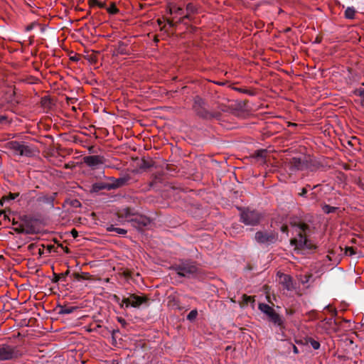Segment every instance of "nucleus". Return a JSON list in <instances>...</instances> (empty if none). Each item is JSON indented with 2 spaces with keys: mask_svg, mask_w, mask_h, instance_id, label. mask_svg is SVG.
<instances>
[{
  "mask_svg": "<svg viewBox=\"0 0 364 364\" xmlns=\"http://www.w3.org/2000/svg\"><path fill=\"white\" fill-rule=\"evenodd\" d=\"M173 269L181 277L191 278L196 277L200 272L197 263L190 259H184L176 264Z\"/></svg>",
  "mask_w": 364,
  "mask_h": 364,
  "instance_id": "obj_1",
  "label": "nucleus"
},
{
  "mask_svg": "<svg viewBox=\"0 0 364 364\" xmlns=\"http://www.w3.org/2000/svg\"><path fill=\"white\" fill-rule=\"evenodd\" d=\"M193 109L198 117L204 119L218 118L220 116L219 113L208 111L206 108V102L199 96L194 97Z\"/></svg>",
  "mask_w": 364,
  "mask_h": 364,
  "instance_id": "obj_2",
  "label": "nucleus"
},
{
  "mask_svg": "<svg viewBox=\"0 0 364 364\" xmlns=\"http://www.w3.org/2000/svg\"><path fill=\"white\" fill-rule=\"evenodd\" d=\"M149 299L146 295H137L136 294H129L128 297H124L122 299L121 309L133 307L139 309L142 305L149 306Z\"/></svg>",
  "mask_w": 364,
  "mask_h": 364,
  "instance_id": "obj_3",
  "label": "nucleus"
},
{
  "mask_svg": "<svg viewBox=\"0 0 364 364\" xmlns=\"http://www.w3.org/2000/svg\"><path fill=\"white\" fill-rule=\"evenodd\" d=\"M258 308L267 316L269 322L272 323L274 326H279L281 329L284 328V320L272 307L267 304L260 303Z\"/></svg>",
  "mask_w": 364,
  "mask_h": 364,
  "instance_id": "obj_4",
  "label": "nucleus"
},
{
  "mask_svg": "<svg viewBox=\"0 0 364 364\" xmlns=\"http://www.w3.org/2000/svg\"><path fill=\"white\" fill-rule=\"evenodd\" d=\"M262 219L259 212L250 208L244 209L240 213V221L246 225H257Z\"/></svg>",
  "mask_w": 364,
  "mask_h": 364,
  "instance_id": "obj_5",
  "label": "nucleus"
},
{
  "mask_svg": "<svg viewBox=\"0 0 364 364\" xmlns=\"http://www.w3.org/2000/svg\"><path fill=\"white\" fill-rule=\"evenodd\" d=\"M21 355L16 347L6 344L0 345V361L14 360L19 358Z\"/></svg>",
  "mask_w": 364,
  "mask_h": 364,
  "instance_id": "obj_6",
  "label": "nucleus"
},
{
  "mask_svg": "<svg viewBox=\"0 0 364 364\" xmlns=\"http://www.w3.org/2000/svg\"><path fill=\"white\" fill-rule=\"evenodd\" d=\"M127 222L130 223L132 226L138 230L148 228L151 223L149 218L144 215L136 214V213L132 218L127 219Z\"/></svg>",
  "mask_w": 364,
  "mask_h": 364,
  "instance_id": "obj_7",
  "label": "nucleus"
},
{
  "mask_svg": "<svg viewBox=\"0 0 364 364\" xmlns=\"http://www.w3.org/2000/svg\"><path fill=\"white\" fill-rule=\"evenodd\" d=\"M198 9L196 5L193 4V3H188L186 5V14L185 15H183L182 17H180L175 22L173 21V19L171 20L169 18H166V21H167L168 24L169 25V27L173 28V27L176 26V25L178 23H185L186 19L191 21L192 15L198 13Z\"/></svg>",
  "mask_w": 364,
  "mask_h": 364,
  "instance_id": "obj_8",
  "label": "nucleus"
},
{
  "mask_svg": "<svg viewBox=\"0 0 364 364\" xmlns=\"http://www.w3.org/2000/svg\"><path fill=\"white\" fill-rule=\"evenodd\" d=\"M255 240L260 245H269L277 241V234L272 231H257L255 233Z\"/></svg>",
  "mask_w": 364,
  "mask_h": 364,
  "instance_id": "obj_9",
  "label": "nucleus"
},
{
  "mask_svg": "<svg viewBox=\"0 0 364 364\" xmlns=\"http://www.w3.org/2000/svg\"><path fill=\"white\" fill-rule=\"evenodd\" d=\"M291 245L296 246L297 249L313 250L316 249V246L309 240L301 232L298 233V237L294 238L291 240Z\"/></svg>",
  "mask_w": 364,
  "mask_h": 364,
  "instance_id": "obj_10",
  "label": "nucleus"
},
{
  "mask_svg": "<svg viewBox=\"0 0 364 364\" xmlns=\"http://www.w3.org/2000/svg\"><path fill=\"white\" fill-rule=\"evenodd\" d=\"M83 162L92 169L99 168L105 164L106 159L101 155H90L83 157Z\"/></svg>",
  "mask_w": 364,
  "mask_h": 364,
  "instance_id": "obj_11",
  "label": "nucleus"
},
{
  "mask_svg": "<svg viewBox=\"0 0 364 364\" xmlns=\"http://www.w3.org/2000/svg\"><path fill=\"white\" fill-rule=\"evenodd\" d=\"M108 179L112 181V183H109L111 189L114 190L128 185L132 179V176L129 173H124L118 178L109 177Z\"/></svg>",
  "mask_w": 364,
  "mask_h": 364,
  "instance_id": "obj_12",
  "label": "nucleus"
},
{
  "mask_svg": "<svg viewBox=\"0 0 364 364\" xmlns=\"http://www.w3.org/2000/svg\"><path fill=\"white\" fill-rule=\"evenodd\" d=\"M290 170L295 171L298 170H303L306 167V164L300 158L294 157L289 162Z\"/></svg>",
  "mask_w": 364,
  "mask_h": 364,
  "instance_id": "obj_13",
  "label": "nucleus"
},
{
  "mask_svg": "<svg viewBox=\"0 0 364 364\" xmlns=\"http://www.w3.org/2000/svg\"><path fill=\"white\" fill-rule=\"evenodd\" d=\"M115 52L117 55H129L131 53L128 48V44L123 41L118 42L115 48Z\"/></svg>",
  "mask_w": 364,
  "mask_h": 364,
  "instance_id": "obj_14",
  "label": "nucleus"
},
{
  "mask_svg": "<svg viewBox=\"0 0 364 364\" xmlns=\"http://www.w3.org/2000/svg\"><path fill=\"white\" fill-rule=\"evenodd\" d=\"M34 153L35 149L33 146H30L21 141V156L31 157L34 155Z\"/></svg>",
  "mask_w": 364,
  "mask_h": 364,
  "instance_id": "obj_15",
  "label": "nucleus"
},
{
  "mask_svg": "<svg viewBox=\"0 0 364 364\" xmlns=\"http://www.w3.org/2000/svg\"><path fill=\"white\" fill-rule=\"evenodd\" d=\"M135 211L133 208H125L119 210L117 212V215L119 218H124L127 221V219L132 218L134 215Z\"/></svg>",
  "mask_w": 364,
  "mask_h": 364,
  "instance_id": "obj_16",
  "label": "nucleus"
},
{
  "mask_svg": "<svg viewBox=\"0 0 364 364\" xmlns=\"http://www.w3.org/2000/svg\"><path fill=\"white\" fill-rule=\"evenodd\" d=\"M57 196V193H53L52 196H43L38 198L37 200L48 204L51 208H54V200Z\"/></svg>",
  "mask_w": 364,
  "mask_h": 364,
  "instance_id": "obj_17",
  "label": "nucleus"
},
{
  "mask_svg": "<svg viewBox=\"0 0 364 364\" xmlns=\"http://www.w3.org/2000/svg\"><path fill=\"white\" fill-rule=\"evenodd\" d=\"M102 190L111 191V186L109 183L99 182L93 183L92 186V192H98Z\"/></svg>",
  "mask_w": 364,
  "mask_h": 364,
  "instance_id": "obj_18",
  "label": "nucleus"
},
{
  "mask_svg": "<svg viewBox=\"0 0 364 364\" xmlns=\"http://www.w3.org/2000/svg\"><path fill=\"white\" fill-rule=\"evenodd\" d=\"M56 309H58V314L61 315L70 314L73 313L77 309V306H67L61 304H58Z\"/></svg>",
  "mask_w": 364,
  "mask_h": 364,
  "instance_id": "obj_19",
  "label": "nucleus"
},
{
  "mask_svg": "<svg viewBox=\"0 0 364 364\" xmlns=\"http://www.w3.org/2000/svg\"><path fill=\"white\" fill-rule=\"evenodd\" d=\"M168 13L171 15L176 14L181 16V17L185 15L183 9L174 4L168 5Z\"/></svg>",
  "mask_w": 364,
  "mask_h": 364,
  "instance_id": "obj_20",
  "label": "nucleus"
},
{
  "mask_svg": "<svg viewBox=\"0 0 364 364\" xmlns=\"http://www.w3.org/2000/svg\"><path fill=\"white\" fill-rule=\"evenodd\" d=\"M7 145L10 149L21 156V141H11Z\"/></svg>",
  "mask_w": 364,
  "mask_h": 364,
  "instance_id": "obj_21",
  "label": "nucleus"
},
{
  "mask_svg": "<svg viewBox=\"0 0 364 364\" xmlns=\"http://www.w3.org/2000/svg\"><path fill=\"white\" fill-rule=\"evenodd\" d=\"M357 11L353 6H348L344 12V17L346 19L353 20L355 18Z\"/></svg>",
  "mask_w": 364,
  "mask_h": 364,
  "instance_id": "obj_22",
  "label": "nucleus"
},
{
  "mask_svg": "<svg viewBox=\"0 0 364 364\" xmlns=\"http://www.w3.org/2000/svg\"><path fill=\"white\" fill-rule=\"evenodd\" d=\"M21 219L22 222L21 224L23 225V229H28V228H30L32 231V234H33L35 232V228L32 225L31 220L28 218V216L23 215L21 217Z\"/></svg>",
  "mask_w": 364,
  "mask_h": 364,
  "instance_id": "obj_23",
  "label": "nucleus"
},
{
  "mask_svg": "<svg viewBox=\"0 0 364 364\" xmlns=\"http://www.w3.org/2000/svg\"><path fill=\"white\" fill-rule=\"evenodd\" d=\"M13 230L16 232L20 233V234H22V233L27 234V235L32 234V231L31 230V229L28 228V229H23V225H22L21 223L18 225L16 227L13 228Z\"/></svg>",
  "mask_w": 364,
  "mask_h": 364,
  "instance_id": "obj_24",
  "label": "nucleus"
},
{
  "mask_svg": "<svg viewBox=\"0 0 364 364\" xmlns=\"http://www.w3.org/2000/svg\"><path fill=\"white\" fill-rule=\"evenodd\" d=\"M255 302V299L253 296H247L244 294L242 296V305L245 306L249 304H253Z\"/></svg>",
  "mask_w": 364,
  "mask_h": 364,
  "instance_id": "obj_25",
  "label": "nucleus"
},
{
  "mask_svg": "<svg viewBox=\"0 0 364 364\" xmlns=\"http://www.w3.org/2000/svg\"><path fill=\"white\" fill-rule=\"evenodd\" d=\"M336 210L337 208L331 206L329 205H324L322 207V210L326 214L334 213Z\"/></svg>",
  "mask_w": 364,
  "mask_h": 364,
  "instance_id": "obj_26",
  "label": "nucleus"
},
{
  "mask_svg": "<svg viewBox=\"0 0 364 364\" xmlns=\"http://www.w3.org/2000/svg\"><path fill=\"white\" fill-rule=\"evenodd\" d=\"M18 196H19L18 193H9L7 196H4L3 197V200L4 201L8 202V201L13 200L16 199Z\"/></svg>",
  "mask_w": 364,
  "mask_h": 364,
  "instance_id": "obj_27",
  "label": "nucleus"
},
{
  "mask_svg": "<svg viewBox=\"0 0 364 364\" xmlns=\"http://www.w3.org/2000/svg\"><path fill=\"white\" fill-rule=\"evenodd\" d=\"M255 155L257 158L264 159L267 155V151L266 149H259L255 151Z\"/></svg>",
  "mask_w": 364,
  "mask_h": 364,
  "instance_id": "obj_28",
  "label": "nucleus"
},
{
  "mask_svg": "<svg viewBox=\"0 0 364 364\" xmlns=\"http://www.w3.org/2000/svg\"><path fill=\"white\" fill-rule=\"evenodd\" d=\"M297 226L299 229V232H301L304 235L306 231L309 229V226L304 223H299Z\"/></svg>",
  "mask_w": 364,
  "mask_h": 364,
  "instance_id": "obj_29",
  "label": "nucleus"
},
{
  "mask_svg": "<svg viewBox=\"0 0 364 364\" xmlns=\"http://www.w3.org/2000/svg\"><path fill=\"white\" fill-rule=\"evenodd\" d=\"M198 316V311L196 309L192 310L187 316V319L190 321H194Z\"/></svg>",
  "mask_w": 364,
  "mask_h": 364,
  "instance_id": "obj_30",
  "label": "nucleus"
},
{
  "mask_svg": "<svg viewBox=\"0 0 364 364\" xmlns=\"http://www.w3.org/2000/svg\"><path fill=\"white\" fill-rule=\"evenodd\" d=\"M308 342L310 343V345L311 346V347L314 349V350H318L320 348V343L318 341L310 338H309V341Z\"/></svg>",
  "mask_w": 364,
  "mask_h": 364,
  "instance_id": "obj_31",
  "label": "nucleus"
},
{
  "mask_svg": "<svg viewBox=\"0 0 364 364\" xmlns=\"http://www.w3.org/2000/svg\"><path fill=\"white\" fill-rule=\"evenodd\" d=\"M107 11L110 14H116L119 12V9L114 4H112L109 7L107 8Z\"/></svg>",
  "mask_w": 364,
  "mask_h": 364,
  "instance_id": "obj_32",
  "label": "nucleus"
},
{
  "mask_svg": "<svg viewBox=\"0 0 364 364\" xmlns=\"http://www.w3.org/2000/svg\"><path fill=\"white\" fill-rule=\"evenodd\" d=\"M345 253L347 255L352 256L355 254V251L353 247H346Z\"/></svg>",
  "mask_w": 364,
  "mask_h": 364,
  "instance_id": "obj_33",
  "label": "nucleus"
},
{
  "mask_svg": "<svg viewBox=\"0 0 364 364\" xmlns=\"http://www.w3.org/2000/svg\"><path fill=\"white\" fill-rule=\"evenodd\" d=\"M92 279V276L88 272L81 273V280H90Z\"/></svg>",
  "mask_w": 364,
  "mask_h": 364,
  "instance_id": "obj_34",
  "label": "nucleus"
},
{
  "mask_svg": "<svg viewBox=\"0 0 364 364\" xmlns=\"http://www.w3.org/2000/svg\"><path fill=\"white\" fill-rule=\"evenodd\" d=\"M284 282H285L286 288L287 289H290L291 287V282L290 277H288L287 275L284 276Z\"/></svg>",
  "mask_w": 364,
  "mask_h": 364,
  "instance_id": "obj_35",
  "label": "nucleus"
},
{
  "mask_svg": "<svg viewBox=\"0 0 364 364\" xmlns=\"http://www.w3.org/2000/svg\"><path fill=\"white\" fill-rule=\"evenodd\" d=\"M70 204L74 208H80L81 206V203L77 199L72 200Z\"/></svg>",
  "mask_w": 364,
  "mask_h": 364,
  "instance_id": "obj_36",
  "label": "nucleus"
},
{
  "mask_svg": "<svg viewBox=\"0 0 364 364\" xmlns=\"http://www.w3.org/2000/svg\"><path fill=\"white\" fill-rule=\"evenodd\" d=\"M307 193H308V190L306 189V188H302L301 189V191L298 194L301 197L308 198Z\"/></svg>",
  "mask_w": 364,
  "mask_h": 364,
  "instance_id": "obj_37",
  "label": "nucleus"
},
{
  "mask_svg": "<svg viewBox=\"0 0 364 364\" xmlns=\"http://www.w3.org/2000/svg\"><path fill=\"white\" fill-rule=\"evenodd\" d=\"M114 232L119 235H126L127 231L125 229L116 228L114 230Z\"/></svg>",
  "mask_w": 364,
  "mask_h": 364,
  "instance_id": "obj_38",
  "label": "nucleus"
},
{
  "mask_svg": "<svg viewBox=\"0 0 364 364\" xmlns=\"http://www.w3.org/2000/svg\"><path fill=\"white\" fill-rule=\"evenodd\" d=\"M60 279V275L59 274L53 273V279H51L53 283H57Z\"/></svg>",
  "mask_w": 364,
  "mask_h": 364,
  "instance_id": "obj_39",
  "label": "nucleus"
},
{
  "mask_svg": "<svg viewBox=\"0 0 364 364\" xmlns=\"http://www.w3.org/2000/svg\"><path fill=\"white\" fill-rule=\"evenodd\" d=\"M112 300L114 302L117 303L119 305V306L121 307L122 300L120 299L119 296H117L116 294L112 295Z\"/></svg>",
  "mask_w": 364,
  "mask_h": 364,
  "instance_id": "obj_40",
  "label": "nucleus"
},
{
  "mask_svg": "<svg viewBox=\"0 0 364 364\" xmlns=\"http://www.w3.org/2000/svg\"><path fill=\"white\" fill-rule=\"evenodd\" d=\"M66 101H67L68 105H73V104H75L77 101V99L67 97Z\"/></svg>",
  "mask_w": 364,
  "mask_h": 364,
  "instance_id": "obj_41",
  "label": "nucleus"
},
{
  "mask_svg": "<svg viewBox=\"0 0 364 364\" xmlns=\"http://www.w3.org/2000/svg\"><path fill=\"white\" fill-rule=\"evenodd\" d=\"M72 276L74 277L75 279L77 281L81 280V273L74 272L73 273Z\"/></svg>",
  "mask_w": 364,
  "mask_h": 364,
  "instance_id": "obj_42",
  "label": "nucleus"
},
{
  "mask_svg": "<svg viewBox=\"0 0 364 364\" xmlns=\"http://www.w3.org/2000/svg\"><path fill=\"white\" fill-rule=\"evenodd\" d=\"M357 184L358 185V186L360 188H361L363 190H364V180L359 178L357 182Z\"/></svg>",
  "mask_w": 364,
  "mask_h": 364,
  "instance_id": "obj_43",
  "label": "nucleus"
},
{
  "mask_svg": "<svg viewBox=\"0 0 364 364\" xmlns=\"http://www.w3.org/2000/svg\"><path fill=\"white\" fill-rule=\"evenodd\" d=\"M89 5L92 6H97L98 1L97 0H89L88 1Z\"/></svg>",
  "mask_w": 364,
  "mask_h": 364,
  "instance_id": "obj_44",
  "label": "nucleus"
},
{
  "mask_svg": "<svg viewBox=\"0 0 364 364\" xmlns=\"http://www.w3.org/2000/svg\"><path fill=\"white\" fill-rule=\"evenodd\" d=\"M37 24L36 23H31L30 25H28L27 27H26V31H31V30L33 29V28L36 26Z\"/></svg>",
  "mask_w": 364,
  "mask_h": 364,
  "instance_id": "obj_45",
  "label": "nucleus"
},
{
  "mask_svg": "<svg viewBox=\"0 0 364 364\" xmlns=\"http://www.w3.org/2000/svg\"><path fill=\"white\" fill-rule=\"evenodd\" d=\"M70 274V270L68 269L66 272L62 273V274H60V279H64L67 276H68Z\"/></svg>",
  "mask_w": 364,
  "mask_h": 364,
  "instance_id": "obj_46",
  "label": "nucleus"
},
{
  "mask_svg": "<svg viewBox=\"0 0 364 364\" xmlns=\"http://www.w3.org/2000/svg\"><path fill=\"white\" fill-rule=\"evenodd\" d=\"M117 321L119 323H120L123 326H124L125 325H127V322L126 321L122 318V317H118L117 318Z\"/></svg>",
  "mask_w": 364,
  "mask_h": 364,
  "instance_id": "obj_47",
  "label": "nucleus"
},
{
  "mask_svg": "<svg viewBox=\"0 0 364 364\" xmlns=\"http://www.w3.org/2000/svg\"><path fill=\"white\" fill-rule=\"evenodd\" d=\"M115 228H116L113 225H110L107 226V230L108 232H114Z\"/></svg>",
  "mask_w": 364,
  "mask_h": 364,
  "instance_id": "obj_48",
  "label": "nucleus"
},
{
  "mask_svg": "<svg viewBox=\"0 0 364 364\" xmlns=\"http://www.w3.org/2000/svg\"><path fill=\"white\" fill-rule=\"evenodd\" d=\"M142 167H144V168H149V167H151V164H149V162L144 160L143 161Z\"/></svg>",
  "mask_w": 364,
  "mask_h": 364,
  "instance_id": "obj_49",
  "label": "nucleus"
},
{
  "mask_svg": "<svg viewBox=\"0 0 364 364\" xmlns=\"http://www.w3.org/2000/svg\"><path fill=\"white\" fill-rule=\"evenodd\" d=\"M71 234L73 237L76 238L78 236V232L75 229H73L71 230Z\"/></svg>",
  "mask_w": 364,
  "mask_h": 364,
  "instance_id": "obj_50",
  "label": "nucleus"
},
{
  "mask_svg": "<svg viewBox=\"0 0 364 364\" xmlns=\"http://www.w3.org/2000/svg\"><path fill=\"white\" fill-rule=\"evenodd\" d=\"M239 107H240V109H246V102H245V101H244V102H240V103L239 104Z\"/></svg>",
  "mask_w": 364,
  "mask_h": 364,
  "instance_id": "obj_51",
  "label": "nucleus"
},
{
  "mask_svg": "<svg viewBox=\"0 0 364 364\" xmlns=\"http://www.w3.org/2000/svg\"><path fill=\"white\" fill-rule=\"evenodd\" d=\"M97 6H99L100 8H102V9H105L106 8V4H105V2H100V1H98Z\"/></svg>",
  "mask_w": 364,
  "mask_h": 364,
  "instance_id": "obj_52",
  "label": "nucleus"
},
{
  "mask_svg": "<svg viewBox=\"0 0 364 364\" xmlns=\"http://www.w3.org/2000/svg\"><path fill=\"white\" fill-rule=\"evenodd\" d=\"M326 309H328L331 312L332 315L336 314V311L335 309H332L331 306H327Z\"/></svg>",
  "mask_w": 364,
  "mask_h": 364,
  "instance_id": "obj_53",
  "label": "nucleus"
},
{
  "mask_svg": "<svg viewBox=\"0 0 364 364\" xmlns=\"http://www.w3.org/2000/svg\"><path fill=\"white\" fill-rule=\"evenodd\" d=\"M47 102H50V99L48 98V97H44L43 100H42V103L43 105H46L47 104Z\"/></svg>",
  "mask_w": 364,
  "mask_h": 364,
  "instance_id": "obj_54",
  "label": "nucleus"
},
{
  "mask_svg": "<svg viewBox=\"0 0 364 364\" xmlns=\"http://www.w3.org/2000/svg\"><path fill=\"white\" fill-rule=\"evenodd\" d=\"M292 348L294 353L297 354L299 353V350L296 346L292 345Z\"/></svg>",
  "mask_w": 364,
  "mask_h": 364,
  "instance_id": "obj_55",
  "label": "nucleus"
},
{
  "mask_svg": "<svg viewBox=\"0 0 364 364\" xmlns=\"http://www.w3.org/2000/svg\"><path fill=\"white\" fill-rule=\"evenodd\" d=\"M287 230H288L287 226L283 225V226H282V228H281V230H282L283 232H287Z\"/></svg>",
  "mask_w": 364,
  "mask_h": 364,
  "instance_id": "obj_56",
  "label": "nucleus"
},
{
  "mask_svg": "<svg viewBox=\"0 0 364 364\" xmlns=\"http://www.w3.org/2000/svg\"><path fill=\"white\" fill-rule=\"evenodd\" d=\"M321 42V38L316 37V39H315V43H320Z\"/></svg>",
  "mask_w": 364,
  "mask_h": 364,
  "instance_id": "obj_57",
  "label": "nucleus"
},
{
  "mask_svg": "<svg viewBox=\"0 0 364 364\" xmlns=\"http://www.w3.org/2000/svg\"><path fill=\"white\" fill-rule=\"evenodd\" d=\"M88 151L90 153H94L95 151H94V147L93 146H90L88 148Z\"/></svg>",
  "mask_w": 364,
  "mask_h": 364,
  "instance_id": "obj_58",
  "label": "nucleus"
},
{
  "mask_svg": "<svg viewBox=\"0 0 364 364\" xmlns=\"http://www.w3.org/2000/svg\"><path fill=\"white\" fill-rule=\"evenodd\" d=\"M95 16H92L91 18H90V22L92 24H95Z\"/></svg>",
  "mask_w": 364,
  "mask_h": 364,
  "instance_id": "obj_59",
  "label": "nucleus"
},
{
  "mask_svg": "<svg viewBox=\"0 0 364 364\" xmlns=\"http://www.w3.org/2000/svg\"><path fill=\"white\" fill-rule=\"evenodd\" d=\"M2 218L5 220H10L9 218L6 214H4V213L3 216H2Z\"/></svg>",
  "mask_w": 364,
  "mask_h": 364,
  "instance_id": "obj_60",
  "label": "nucleus"
},
{
  "mask_svg": "<svg viewBox=\"0 0 364 364\" xmlns=\"http://www.w3.org/2000/svg\"><path fill=\"white\" fill-rule=\"evenodd\" d=\"M90 14H91V11H88L87 13L86 14V16H84L82 18L83 19L87 18Z\"/></svg>",
  "mask_w": 364,
  "mask_h": 364,
  "instance_id": "obj_61",
  "label": "nucleus"
},
{
  "mask_svg": "<svg viewBox=\"0 0 364 364\" xmlns=\"http://www.w3.org/2000/svg\"><path fill=\"white\" fill-rule=\"evenodd\" d=\"M316 187V186H314L313 188H311V186L308 184V185H306V186L305 188H306L307 190H308V188L313 190Z\"/></svg>",
  "mask_w": 364,
  "mask_h": 364,
  "instance_id": "obj_62",
  "label": "nucleus"
},
{
  "mask_svg": "<svg viewBox=\"0 0 364 364\" xmlns=\"http://www.w3.org/2000/svg\"><path fill=\"white\" fill-rule=\"evenodd\" d=\"M12 224H13L14 225H19V224H18V222H16V221H15V220H14V219L12 220Z\"/></svg>",
  "mask_w": 364,
  "mask_h": 364,
  "instance_id": "obj_63",
  "label": "nucleus"
},
{
  "mask_svg": "<svg viewBox=\"0 0 364 364\" xmlns=\"http://www.w3.org/2000/svg\"><path fill=\"white\" fill-rule=\"evenodd\" d=\"M361 105L364 107V98H363L361 101Z\"/></svg>",
  "mask_w": 364,
  "mask_h": 364,
  "instance_id": "obj_64",
  "label": "nucleus"
}]
</instances>
